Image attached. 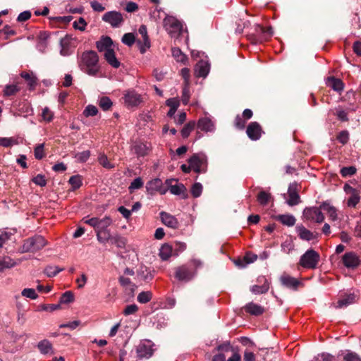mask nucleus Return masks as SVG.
<instances>
[{
  "mask_svg": "<svg viewBox=\"0 0 361 361\" xmlns=\"http://www.w3.org/2000/svg\"><path fill=\"white\" fill-rule=\"evenodd\" d=\"M78 65L83 73L90 76H96L100 71L99 56L92 50L83 51L78 57Z\"/></svg>",
  "mask_w": 361,
  "mask_h": 361,
  "instance_id": "1",
  "label": "nucleus"
},
{
  "mask_svg": "<svg viewBox=\"0 0 361 361\" xmlns=\"http://www.w3.org/2000/svg\"><path fill=\"white\" fill-rule=\"evenodd\" d=\"M320 259L319 254L312 249L307 250L301 257L299 264L305 269H314Z\"/></svg>",
  "mask_w": 361,
  "mask_h": 361,
  "instance_id": "2",
  "label": "nucleus"
},
{
  "mask_svg": "<svg viewBox=\"0 0 361 361\" xmlns=\"http://www.w3.org/2000/svg\"><path fill=\"white\" fill-rule=\"evenodd\" d=\"M47 245V241L42 235L29 238L24 241L21 247L22 252H36L42 249Z\"/></svg>",
  "mask_w": 361,
  "mask_h": 361,
  "instance_id": "3",
  "label": "nucleus"
},
{
  "mask_svg": "<svg viewBox=\"0 0 361 361\" xmlns=\"http://www.w3.org/2000/svg\"><path fill=\"white\" fill-rule=\"evenodd\" d=\"M164 27L172 37L178 36L183 29L181 23L172 16H167L164 18Z\"/></svg>",
  "mask_w": 361,
  "mask_h": 361,
  "instance_id": "4",
  "label": "nucleus"
},
{
  "mask_svg": "<svg viewBox=\"0 0 361 361\" xmlns=\"http://www.w3.org/2000/svg\"><path fill=\"white\" fill-rule=\"evenodd\" d=\"M207 161V157L202 153L195 154L188 159V163L192 169L196 173L205 172Z\"/></svg>",
  "mask_w": 361,
  "mask_h": 361,
  "instance_id": "5",
  "label": "nucleus"
},
{
  "mask_svg": "<svg viewBox=\"0 0 361 361\" xmlns=\"http://www.w3.org/2000/svg\"><path fill=\"white\" fill-rule=\"evenodd\" d=\"M303 216L306 220L321 224L324 221V215L319 207H307L303 211Z\"/></svg>",
  "mask_w": 361,
  "mask_h": 361,
  "instance_id": "6",
  "label": "nucleus"
},
{
  "mask_svg": "<svg viewBox=\"0 0 361 361\" xmlns=\"http://www.w3.org/2000/svg\"><path fill=\"white\" fill-rule=\"evenodd\" d=\"M102 20L109 23L112 27H117L121 25L123 19L121 13L119 12L109 11L103 16Z\"/></svg>",
  "mask_w": 361,
  "mask_h": 361,
  "instance_id": "7",
  "label": "nucleus"
},
{
  "mask_svg": "<svg viewBox=\"0 0 361 361\" xmlns=\"http://www.w3.org/2000/svg\"><path fill=\"white\" fill-rule=\"evenodd\" d=\"M344 191L347 194L350 195L348 200V206L355 207L359 203L360 200L359 191L348 184L344 185Z\"/></svg>",
  "mask_w": 361,
  "mask_h": 361,
  "instance_id": "8",
  "label": "nucleus"
},
{
  "mask_svg": "<svg viewBox=\"0 0 361 361\" xmlns=\"http://www.w3.org/2000/svg\"><path fill=\"white\" fill-rule=\"evenodd\" d=\"M96 47L99 52L107 53L114 49V43L111 37L102 36L96 42Z\"/></svg>",
  "mask_w": 361,
  "mask_h": 361,
  "instance_id": "9",
  "label": "nucleus"
},
{
  "mask_svg": "<svg viewBox=\"0 0 361 361\" xmlns=\"http://www.w3.org/2000/svg\"><path fill=\"white\" fill-rule=\"evenodd\" d=\"M344 266L348 269H355L360 264V260L358 256L353 252H346L342 258Z\"/></svg>",
  "mask_w": 361,
  "mask_h": 361,
  "instance_id": "10",
  "label": "nucleus"
},
{
  "mask_svg": "<svg viewBox=\"0 0 361 361\" xmlns=\"http://www.w3.org/2000/svg\"><path fill=\"white\" fill-rule=\"evenodd\" d=\"M147 190L150 194L159 192L164 195L166 192V189L163 187L162 180L159 178H154L147 183Z\"/></svg>",
  "mask_w": 361,
  "mask_h": 361,
  "instance_id": "11",
  "label": "nucleus"
},
{
  "mask_svg": "<svg viewBox=\"0 0 361 361\" xmlns=\"http://www.w3.org/2000/svg\"><path fill=\"white\" fill-rule=\"evenodd\" d=\"M136 275L138 280L149 282L154 278V271L145 265L141 264L136 271Z\"/></svg>",
  "mask_w": 361,
  "mask_h": 361,
  "instance_id": "12",
  "label": "nucleus"
},
{
  "mask_svg": "<svg viewBox=\"0 0 361 361\" xmlns=\"http://www.w3.org/2000/svg\"><path fill=\"white\" fill-rule=\"evenodd\" d=\"M136 353L139 359H149L154 354V349L152 345L142 343L137 346Z\"/></svg>",
  "mask_w": 361,
  "mask_h": 361,
  "instance_id": "13",
  "label": "nucleus"
},
{
  "mask_svg": "<svg viewBox=\"0 0 361 361\" xmlns=\"http://www.w3.org/2000/svg\"><path fill=\"white\" fill-rule=\"evenodd\" d=\"M262 128L257 122H251L246 130L248 137L252 140H257L261 137Z\"/></svg>",
  "mask_w": 361,
  "mask_h": 361,
  "instance_id": "14",
  "label": "nucleus"
},
{
  "mask_svg": "<svg viewBox=\"0 0 361 361\" xmlns=\"http://www.w3.org/2000/svg\"><path fill=\"white\" fill-rule=\"evenodd\" d=\"M197 128L201 130L208 133L215 130V123L210 117H203L198 120Z\"/></svg>",
  "mask_w": 361,
  "mask_h": 361,
  "instance_id": "15",
  "label": "nucleus"
},
{
  "mask_svg": "<svg viewBox=\"0 0 361 361\" xmlns=\"http://www.w3.org/2000/svg\"><path fill=\"white\" fill-rule=\"evenodd\" d=\"M151 149L150 144L147 142H137L132 147V151L137 157H144L147 155Z\"/></svg>",
  "mask_w": 361,
  "mask_h": 361,
  "instance_id": "16",
  "label": "nucleus"
},
{
  "mask_svg": "<svg viewBox=\"0 0 361 361\" xmlns=\"http://www.w3.org/2000/svg\"><path fill=\"white\" fill-rule=\"evenodd\" d=\"M280 281L283 286L293 290H297L298 287L301 284L297 279L286 274L281 276Z\"/></svg>",
  "mask_w": 361,
  "mask_h": 361,
  "instance_id": "17",
  "label": "nucleus"
},
{
  "mask_svg": "<svg viewBox=\"0 0 361 361\" xmlns=\"http://www.w3.org/2000/svg\"><path fill=\"white\" fill-rule=\"evenodd\" d=\"M288 199L286 202L290 206L297 205L300 202V196L297 192V185L291 183L288 190Z\"/></svg>",
  "mask_w": 361,
  "mask_h": 361,
  "instance_id": "18",
  "label": "nucleus"
},
{
  "mask_svg": "<svg viewBox=\"0 0 361 361\" xmlns=\"http://www.w3.org/2000/svg\"><path fill=\"white\" fill-rule=\"evenodd\" d=\"M125 102L131 106L139 105L142 102L141 95L135 91H128L124 95Z\"/></svg>",
  "mask_w": 361,
  "mask_h": 361,
  "instance_id": "19",
  "label": "nucleus"
},
{
  "mask_svg": "<svg viewBox=\"0 0 361 361\" xmlns=\"http://www.w3.org/2000/svg\"><path fill=\"white\" fill-rule=\"evenodd\" d=\"M160 218L161 222L166 226L171 228H177L178 227V221L176 218L171 214L165 212H160Z\"/></svg>",
  "mask_w": 361,
  "mask_h": 361,
  "instance_id": "20",
  "label": "nucleus"
},
{
  "mask_svg": "<svg viewBox=\"0 0 361 361\" xmlns=\"http://www.w3.org/2000/svg\"><path fill=\"white\" fill-rule=\"evenodd\" d=\"M194 276V273L191 271L187 267L182 266L177 268L176 271V278L179 281H188Z\"/></svg>",
  "mask_w": 361,
  "mask_h": 361,
  "instance_id": "21",
  "label": "nucleus"
},
{
  "mask_svg": "<svg viewBox=\"0 0 361 361\" xmlns=\"http://www.w3.org/2000/svg\"><path fill=\"white\" fill-rule=\"evenodd\" d=\"M104 58L109 66L114 68H118L121 66V62L116 56V53L114 49L107 53L104 54Z\"/></svg>",
  "mask_w": 361,
  "mask_h": 361,
  "instance_id": "22",
  "label": "nucleus"
},
{
  "mask_svg": "<svg viewBox=\"0 0 361 361\" xmlns=\"http://www.w3.org/2000/svg\"><path fill=\"white\" fill-rule=\"evenodd\" d=\"M258 281L263 282V284L262 286L255 285L252 286L250 289L252 293L255 294H262L267 292L269 288V283L268 282L267 279L264 277H262L259 278Z\"/></svg>",
  "mask_w": 361,
  "mask_h": 361,
  "instance_id": "23",
  "label": "nucleus"
},
{
  "mask_svg": "<svg viewBox=\"0 0 361 361\" xmlns=\"http://www.w3.org/2000/svg\"><path fill=\"white\" fill-rule=\"evenodd\" d=\"M195 73L199 77H206L209 71V64L204 61H199L195 68Z\"/></svg>",
  "mask_w": 361,
  "mask_h": 361,
  "instance_id": "24",
  "label": "nucleus"
},
{
  "mask_svg": "<svg viewBox=\"0 0 361 361\" xmlns=\"http://www.w3.org/2000/svg\"><path fill=\"white\" fill-rule=\"evenodd\" d=\"M166 104L170 107L169 112L167 113L168 116L172 118L180 106V100L177 97L170 98L166 101Z\"/></svg>",
  "mask_w": 361,
  "mask_h": 361,
  "instance_id": "25",
  "label": "nucleus"
},
{
  "mask_svg": "<svg viewBox=\"0 0 361 361\" xmlns=\"http://www.w3.org/2000/svg\"><path fill=\"white\" fill-rule=\"evenodd\" d=\"M274 219L280 221L282 224L287 226H293L295 224L296 219L291 214H279L274 216Z\"/></svg>",
  "mask_w": 361,
  "mask_h": 361,
  "instance_id": "26",
  "label": "nucleus"
},
{
  "mask_svg": "<svg viewBox=\"0 0 361 361\" xmlns=\"http://www.w3.org/2000/svg\"><path fill=\"white\" fill-rule=\"evenodd\" d=\"M296 231L298 236L302 240L310 241L314 238V235L313 234V233L302 225L298 226L296 227Z\"/></svg>",
  "mask_w": 361,
  "mask_h": 361,
  "instance_id": "27",
  "label": "nucleus"
},
{
  "mask_svg": "<svg viewBox=\"0 0 361 361\" xmlns=\"http://www.w3.org/2000/svg\"><path fill=\"white\" fill-rule=\"evenodd\" d=\"M320 208L326 212L331 221H336L338 218L336 209L329 203L323 202Z\"/></svg>",
  "mask_w": 361,
  "mask_h": 361,
  "instance_id": "28",
  "label": "nucleus"
},
{
  "mask_svg": "<svg viewBox=\"0 0 361 361\" xmlns=\"http://www.w3.org/2000/svg\"><path fill=\"white\" fill-rule=\"evenodd\" d=\"M244 308L246 313L252 315H260L264 313V308L253 302L247 304Z\"/></svg>",
  "mask_w": 361,
  "mask_h": 361,
  "instance_id": "29",
  "label": "nucleus"
},
{
  "mask_svg": "<svg viewBox=\"0 0 361 361\" xmlns=\"http://www.w3.org/2000/svg\"><path fill=\"white\" fill-rule=\"evenodd\" d=\"M271 200V194L264 190H261L257 195V201L262 207L267 206Z\"/></svg>",
  "mask_w": 361,
  "mask_h": 361,
  "instance_id": "30",
  "label": "nucleus"
},
{
  "mask_svg": "<svg viewBox=\"0 0 361 361\" xmlns=\"http://www.w3.org/2000/svg\"><path fill=\"white\" fill-rule=\"evenodd\" d=\"M326 85L334 90L340 92L343 89V83L340 79L330 77L327 79Z\"/></svg>",
  "mask_w": 361,
  "mask_h": 361,
  "instance_id": "31",
  "label": "nucleus"
},
{
  "mask_svg": "<svg viewBox=\"0 0 361 361\" xmlns=\"http://www.w3.org/2000/svg\"><path fill=\"white\" fill-rule=\"evenodd\" d=\"M257 258V255L247 253L245 255L243 259L236 260L235 263L239 267H245L247 264L254 262Z\"/></svg>",
  "mask_w": 361,
  "mask_h": 361,
  "instance_id": "32",
  "label": "nucleus"
},
{
  "mask_svg": "<svg viewBox=\"0 0 361 361\" xmlns=\"http://www.w3.org/2000/svg\"><path fill=\"white\" fill-rule=\"evenodd\" d=\"M169 190L171 194L176 195H181L182 198H187L188 194L186 192V188L183 184L171 185L169 188Z\"/></svg>",
  "mask_w": 361,
  "mask_h": 361,
  "instance_id": "33",
  "label": "nucleus"
},
{
  "mask_svg": "<svg viewBox=\"0 0 361 361\" xmlns=\"http://www.w3.org/2000/svg\"><path fill=\"white\" fill-rule=\"evenodd\" d=\"M16 265V262L8 256L0 259V271L6 269H11Z\"/></svg>",
  "mask_w": 361,
  "mask_h": 361,
  "instance_id": "34",
  "label": "nucleus"
},
{
  "mask_svg": "<svg viewBox=\"0 0 361 361\" xmlns=\"http://www.w3.org/2000/svg\"><path fill=\"white\" fill-rule=\"evenodd\" d=\"M37 348L42 354L46 355L52 350L53 347L49 340L44 339L38 343Z\"/></svg>",
  "mask_w": 361,
  "mask_h": 361,
  "instance_id": "35",
  "label": "nucleus"
},
{
  "mask_svg": "<svg viewBox=\"0 0 361 361\" xmlns=\"http://www.w3.org/2000/svg\"><path fill=\"white\" fill-rule=\"evenodd\" d=\"M121 286L126 290L133 292L136 288V286L130 281V279L125 276H121L118 279Z\"/></svg>",
  "mask_w": 361,
  "mask_h": 361,
  "instance_id": "36",
  "label": "nucleus"
},
{
  "mask_svg": "<svg viewBox=\"0 0 361 361\" xmlns=\"http://www.w3.org/2000/svg\"><path fill=\"white\" fill-rule=\"evenodd\" d=\"M97 238L101 243H106L109 240H112L113 237L111 235L110 230L99 231L96 232Z\"/></svg>",
  "mask_w": 361,
  "mask_h": 361,
  "instance_id": "37",
  "label": "nucleus"
},
{
  "mask_svg": "<svg viewBox=\"0 0 361 361\" xmlns=\"http://www.w3.org/2000/svg\"><path fill=\"white\" fill-rule=\"evenodd\" d=\"M355 297L356 296L354 294H350L344 296L338 301L336 307L342 308L352 304L355 300Z\"/></svg>",
  "mask_w": 361,
  "mask_h": 361,
  "instance_id": "38",
  "label": "nucleus"
},
{
  "mask_svg": "<svg viewBox=\"0 0 361 361\" xmlns=\"http://www.w3.org/2000/svg\"><path fill=\"white\" fill-rule=\"evenodd\" d=\"M21 77L24 78L28 84L29 88L30 90L35 89L36 85H37V78L33 75L32 73H25L23 72L20 74Z\"/></svg>",
  "mask_w": 361,
  "mask_h": 361,
  "instance_id": "39",
  "label": "nucleus"
},
{
  "mask_svg": "<svg viewBox=\"0 0 361 361\" xmlns=\"http://www.w3.org/2000/svg\"><path fill=\"white\" fill-rule=\"evenodd\" d=\"M172 56L176 60L177 62H180L182 63H185L188 60V58L185 54H184L182 51L178 48L174 47L171 49Z\"/></svg>",
  "mask_w": 361,
  "mask_h": 361,
  "instance_id": "40",
  "label": "nucleus"
},
{
  "mask_svg": "<svg viewBox=\"0 0 361 361\" xmlns=\"http://www.w3.org/2000/svg\"><path fill=\"white\" fill-rule=\"evenodd\" d=\"M173 250L168 244L163 245L159 251V256L163 260H167L172 255Z\"/></svg>",
  "mask_w": 361,
  "mask_h": 361,
  "instance_id": "41",
  "label": "nucleus"
},
{
  "mask_svg": "<svg viewBox=\"0 0 361 361\" xmlns=\"http://www.w3.org/2000/svg\"><path fill=\"white\" fill-rule=\"evenodd\" d=\"M112 224V219L109 216H105L103 219H99L96 232L99 231L109 230L108 228Z\"/></svg>",
  "mask_w": 361,
  "mask_h": 361,
  "instance_id": "42",
  "label": "nucleus"
},
{
  "mask_svg": "<svg viewBox=\"0 0 361 361\" xmlns=\"http://www.w3.org/2000/svg\"><path fill=\"white\" fill-rule=\"evenodd\" d=\"M20 90V87L16 84L7 85L4 90V95L6 97L15 95Z\"/></svg>",
  "mask_w": 361,
  "mask_h": 361,
  "instance_id": "43",
  "label": "nucleus"
},
{
  "mask_svg": "<svg viewBox=\"0 0 361 361\" xmlns=\"http://www.w3.org/2000/svg\"><path fill=\"white\" fill-rule=\"evenodd\" d=\"M63 270V268H59L56 266H47L44 271V273L48 277H54L56 276L59 272Z\"/></svg>",
  "mask_w": 361,
  "mask_h": 361,
  "instance_id": "44",
  "label": "nucleus"
},
{
  "mask_svg": "<svg viewBox=\"0 0 361 361\" xmlns=\"http://www.w3.org/2000/svg\"><path fill=\"white\" fill-rule=\"evenodd\" d=\"M216 350L219 352V353H224L227 352H233L235 350L231 345L230 341H225L223 343L217 345Z\"/></svg>",
  "mask_w": 361,
  "mask_h": 361,
  "instance_id": "45",
  "label": "nucleus"
},
{
  "mask_svg": "<svg viewBox=\"0 0 361 361\" xmlns=\"http://www.w3.org/2000/svg\"><path fill=\"white\" fill-rule=\"evenodd\" d=\"M98 104L104 111H107L112 106L113 103L109 97H102L99 99Z\"/></svg>",
  "mask_w": 361,
  "mask_h": 361,
  "instance_id": "46",
  "label": "nucleus"
},
{
  "mask_svg": "<svg viewBox=\"0 0 361 361\" xmlns=\"http://www.w3.org/2000/svg\"><path fill=\"white\" fill-rule=\"evenodd\" d=\"M74 300V295L71 291L65 292L60 298L59 304H69Z\"/></svg>",
  "mask_w": 361,
  "mask_h": 361,
  "instance_id": "47",
  "label": "nucleus"
},
{
  "mask_svg": "<svg viewBox=\"0 0 361 361\" xmlns=\"http://www.w3.org/2000/svg\"><path fill=\"white\" fill-rule=\"evenodd\" d=\"M189 85L190 84H184L183 91H182V96H181V100L183 104L186 105L188 104L190 98V92L189 89Z\"/></svg>",
  "mask_w": 361,
  "mask_h": 361,
  "instance_id": "48",
  "label": "nucleus"
},
{
  "mask_svg": "<svg viewBox=\"0 0 361 361\" xmlns=\"http://www.w3.org/2000/svg\"><path fill=\"white\" fill-rule=\"evenodd\" d=\"M21 295L22 296L31 300H35L38 298L37 293L33 288H24L21 292Z\"/></svg>",
  "mask_w": 361,
  "mask_h": 361,
  "instance_id": "49",
  "label": "nucleus"
},
{
  "mask_svg": "<svg viewBox=\"0 0 361 361\" xmlns=\"http://www.w3.org/2000/svg\"><path fill=\"white\" fill-rule=\"evenodd\" d=\"M195 121H190L188 123H187L181 130V135L183 137H188L190 134L191 131L195 128Z\"/></svg>",
  "mask_w": 361,
  "mask_h": 361,
  "instance_id": "50",
  "label": "nucleus"
},
{
  "mask_svg": "<svg viewBox=\"0 0 361 361\" xmlns=\"http://www.w3.org/2000/svg\"><path fill=\"white\" fill-rule=\"evenodd\" d=\"M152 294L150 291H143L139 293L137 299L140 303H146L152 299Z\"/></svg>",
  "mask_w": 361,
  "mask_h": 361,
  "instance_id": "51",
  "label": "nucleus"
},
{
  "mask_svg": "<svg viewBox=\"0 0 361 361\" xmlns=\"http://www.w3.org/2000/svg\"><path fill=\"white\" fill-rule=\"evenodd\" d=\"M334 114L337 116L338 119L341 121H347L348 120V112L343 108L338 106L336 108Z\"/></svg>",
  "mask_w": 361,
  "mask_h": 361,
  "instance_id": "52",
  "label": "nucleus"
},
{
  "mask_svg": "<svg viewBox=\"0 0 361 361\" xmlns=\"http://www.w3.org/2000/svg\"><path fill=\"white\" fill-rule=\"evenodd\" d=\"M13 233L10 231H0V249L3 245L11 239Z\"/></svg>",
  "mask_w": 361,
  "mask_h": 361,
  "instance_id": "53",
  "label": "nucleus"
},
{
  "mask_svg": "<svg viewBox=\"0 0 361 361\" xmlns=\"http://www.w3.org/2000/svg\"><path fill=\"white\" fill-rule=\"evenodd\" d=\"M99 163L106 169H112L114 167V165L112 164L108 159L107 157L105 154H100L98 158Z\"/></svg>",
  "mask_w": 361,
  "mask_h": 361,
  "instance_id": "54",
  "label": "nucleus"
},
{
  "mask_svg": "<svg viewBox=\"0 0 361 361\" xmlns=\"http://www.w3.org/2000/svg\"><path fill=\"white\" fill-rule=\"evenodd\" d=\"M69 183L74 190L79 188L82 185L81 177L78 175L71 176L69 179Z\"/></svg>",
  "mask_w": 361,
  "mask_h": 361,
  "instance_id": "55",
  "label": "nucleus"
},
{
  "mask_svg": "<svg viewBox=\"0 0 361 361\" xmlns=\"http://www.w3.org/2000/svg\"><path fill=\"white\" fill-rule=\"evenodd\" d=\"M97 113H98L97 108L95 106L92 105V104L87 105L83 111V114L86 117L94 116L97 115Z\"/></svg>",
  "mask_w": 361,
  "mask_h": 361,
  "instance_id": "56",
  "label": "nucleus"
},
{
  "mask_svg": "<svg viewBox=\"0 0 361 361\" xmlns=\"http://www.w3.org/2000/svg\"><path fill=\"white\" fill-rule=\"evenodd\" d=\"M121 41L124 44L130 47L134 44L135 38L133 33H126L123 36Z\"/></svg>",
  "mask_w": 361,
  "mask_h": 361,
  "instance_id": "57",
  "label": "nucleus"
},
{
  "mask_svg": "<svg viewBox=\"0 0 361 361\" xmlns=\"http://www.w3.org/2000/svg\"><path fill=\"white\" fill-rule=\"evenodd\" d=\"M202 192V185L200 183H195L191 188V194L194 197H198Z\"/></svg>",
  "mask_w": 361,
  "mask_h": 361,
  "instance_id": "58",
  "label": "nucleus"
},
{
  "mask_svg": "<svg viewBox=\"0 0 361 361\" xmlns=\"http://www.w3.org/2000/svg\"><path fill=\"white\" fill-rule=\"evenodd\" d=\"M111 242L112 243L116 244L118 247L123 248L126 244V239L117 235L113 237Z\"/></svg>",
  "mask_w": 361,
  "mask_h": 361,
  "instance_id": "59",
  "label": "nucleus"
},
{
  "mask_svg": "<svg viewBox=\"0 0 361 361\" xmlns=\"http://www.w3.org/2000/svg\"><path fill=\"white\" fill-rule=\"evenodd\" d=\"M90 156V152L89 150H85L76 153L75 158L80 162H85L89 159Z\"/></svg>",
  "mask_w": 361,
  "mask_h": 361,
  "instance_id": "60",
  "label": "nucleus"
},
{
  "mask_svg": "<svg viewBox=\"0 0 361 361\" xmlns=\"http://www.w3.org/2000/svg\"><path fill=\"white\" fill-rule=\"evenodd\" d=\"M319 357L322 358V361H335V357L328 353H322L318 354L314 357V360L315 361H319Z\"/></svg>",
  "mask_w": 361,
  "mask_h": 361,
  "instance_id": "61",
  "label": "nucleus"
},
{
  "mask_svg": "<svg viewBox=\"0 0 361 361\" xmlns=\"http://www.w3.org/2000/svg\"><path fill=\"white\" fill-rule=\"evenodd\" d=\"M356 173V168L354 166L343 167L341 169V173L343 177L351 176Z\"/></svg>",
  "mask_w": 361,
  "mask_h": 361,
  "instance_id": "62",
  "label": "nucleus"
},
{
  "mask_svg": "<svg viewBox=\"0 0 361 361\" xmlns=\"http://www.w3.org/2000/svg\"><path fill=\"white\" fill-rule=\"evenodd\" d=\"M44 144H39L35 148V157L37 159H42L44 157Z\"/></svg>",
  "mask_w": 361,
  "mask_h": 361,
  "instance_id": "63",
  "label": "nucleus"
},
{
  "mask_svg": "<svg viewBox=\"0 0 361 361\" xmlns=\"http://www.w3.org/2000/svg\"><path fill=\"white\" fill-rule=\"evenodd\" d=\"M343 361H361V358L357 353L348 351L344 355Z\"/></svg>",
  "mask_w": 361,
  "mask_h": 361,
  "instance_id": "64",
  "label": "nucleus"
}]
</instances>
